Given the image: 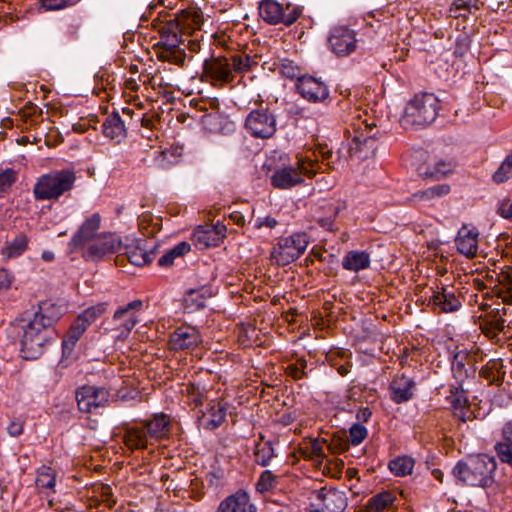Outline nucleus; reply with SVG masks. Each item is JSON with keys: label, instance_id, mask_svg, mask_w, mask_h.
Listing matches in <instances>:
<instances>
[{"label": "nucleus", "instance_id": "1", "mask_svg": "<svg viewBox=\"0 0 512 512\" xmlns=\"http://www.w3.org/2000/svg\"><path fill=\"white\" fill-rule=\"evenodd\" d=\"M202 24L203 15L200 9L186 11L180 8L174 14H165L162 10V63L168 62L183 67L187 45L182 35H193L201 30Z\"/></svg>", "mask_w": 512, "mask_h": 512}, {"label": "nucleus", "instance_id": "2", "mask_svg": "<svg viewBox=\"0 0 512 512\" xmlns=\"http://www.w3.org/2000/svg\"><path fill=\"white\" fill-rule=\"evenodd\" d=\"M496 468L497 464L493 457L479 454L466 461H458L452 474L462 484L486 488L494 483Z\"/></svg>", "mask_w": 512, "mask_h": 512}, {"label": "nucleus", "instance_id": "3", "mask_svg": "<svg viewBox=\"0 0 512 512\" xmlns=\"http://www.w3.org/2000/svg\"><path fill=\"white\" fill-rule=\"evenodd\" d=\"M15 327L21 330V352L23 358L32 360L39 358L48 343L54 338V329H48L37 318L17 319Z\"/></svg>", "mask_w": 512, "mask_h": 512}, {"label": "nucleus", "instance_id": "4", "mask_svg": "<svg viewBox=\"0 0 512 512\" xmlns=\"http://www.w3.org/2000/svg\"><path fill=\"white\" fill-rule=\"evenodd\" d=\"M76 174L72 169L54 170L37 178L33 196L38 201H58L75 186Z\"/></svg>", "mask_w": 512, "mask_h": 512}, {"label": "nucleus", "instance_id": "5", "mask_svg": "<svg viewBox=\"0 0 512 512\" xmlns=\"http://www.w3.org/2000/svg\"><path fill=\"white\" fill-rule=\"evenodd\" d=\"M439 109V100L434 94H417L407 103L402 123L416 128L425 127L435 121Z\"/></svg>", "mask_w": 512, "mask_h": 512}, {"label": "nucleus", "instance_id": "6", "mask_svg": "<svg viewBox=\"0 0 512 512\" xmlns=\"http://www.w3.org/2000/svg\"><path fill=\"white\" fill-rule=\"evenodd\" d=\"M308 245L305 233H295L288 237L280 238L271 251V258L279 266H286L298 259Z\"/></svg>", "mask_w": 512, "mask_h": 512}, {"label": "nucleus", "instance_id": "7", "mask_svg": "<svg viewBox=\"0 0 512 512\" xmlns=\"http://www.w3.org/2000/svg\"><path fill=\"white\" fill-rule=\"evenodd\" d=\"M302 13V9L290 3L284 8L275 0H262L259 5V15L270 25L283 24L290 26L294 24Z\"/></svg>", "mask_w": 512, "mask_h": 512}, {"label": "nucleus", "instance_id": "8", "mask_svg": "<svg viewBox=\"0 0 512 512\" xmlns=\"http://www.w3.org/2000/svg\"><path fill=\"white\" fill-rule=\"evenodd\" d=\"M298 167H285L275 171L271 178L272 185L280 189H289L301 184L303 175L313 177L316 174L317 163L313 161H298Z\"/></svg>", "mask_w": 512, "mask_h": 512}, {"label": "nucleus", "instance_id": "9", "mask_svg": "<svg viewBox=\"0 0 512 512\" xmlns=\"http://www.w3.org/2000/svg\"><path fill=\"white\" fill-rule=\"evenodd\" d=\"M373 126L375 125L366 124L364 128H354L352 133L349 130L346 131L349 142L347 147L348 156L345 157V160L348 157L366 159L374 153L376 140L375 135L371 134Z\"/></svg>", "mask_w": 512, "mask_h": 512}, {"label": "nucleus", "instance_id": "10", "mask_svg": "<svg viewBox=\"0 0 512 512\" xmlns=\"http://www.w3.org/2000/svg\"><path fill=\"white\" fill-rule=\"evenodd\" d=\"M245 128L256 138L268 139L277 131L276 116L269 108L254 109L246 117Z\"/></svg>", "mask_w": 512, "mask_h": 512}, {"label": "nucleus", "instance_id": "11", "mask_svg": "<svg viewBox=\"0 0 512 512\" xmlns=\"http://www.w3.org/2000/svg\"><path fill=\"white\" fill-rule=\"evenodd\" d=\"M110 400V392L101 387L84 385L76 391V401L79 411L94 413L101 407H106Z\"/></svg>", "mask_w": 512, "mask_h": 512}, {"label": "nucleus", "instance_id": "12", "mask_svg": "<svg viewBox=\"0 0 512 512\" xmlns=\"http://www.w3.org/2000/svg\"><path fill=\"white\" fill-rule=\"evenodd\" d=\"M120 238L113 233L99 234L85 246L82 256L89 261H98L121 249Z\"/></svg>", "mask_w": 512, "mask_h": 512}, {"label": "nucleus", "instance_id": "13", "mask_svg": "<svg viewBox=\"0 0 512 512\" xmlns=\"http://www.w3.org/2000/svg\"><path fill=\"white\" fill-rule=\"evenodd\" d=\"M149 439L160 440V423L157 416L154 421H146L144 428H130L124 435V442L130 449L146 448Z\"/></svg>", "mask_w": 512, "mask_h": 512}, {"label": "nucleus", "instance_id": "14", "mask_svg": "<svg viewBox=\"0 0 512 512\" xmlns=\"http://www.w3.org/2000/svg\"><path fill=\"white\" fill-rule=\"evenodd\" d=\"M210 81L212 85H223L233 81L234 74L229 66L227 57H211L203 63L202 80Z\"/></svg>", "mask_w": 512, "mask_h": 512}, {"label": "nucleus", "instance_id": "15", "mask_svg": "<svg viewBox=\"0 0 512 512\" xmlns=\"http://www.w3.org/2000/svg\"><path fill=\"white\" fill-rule=\"evenodd\" d=\"M328 43L332 52L337 56H348L357 48L356 33L345 26L335 27L331 30Z\"/></svg>", "mask_w": 512, "mask_h": 512}, {"label": "nucleus", "instance_id": "16", "mask_svg": "<svg viewBox=\"0 0 512 512\" xmlns=\"http://www.w3.org/2000/svg\"><path fill=\"white\" fill-rule=\"evenodd\" d=\"M296 92L308 102L323 103L329 97L328 86L320 79L306 75L295 84Z\"/></svg>", "mask_w": 512, "mask_h": 512}, {"label": "nucleus", "instance_id": "17", "mask_svg": "<svg viewBox=\"0 0 512 512\" xmlns=\"http://www.w3.org/2000/svg\"><path fill=\"white\" fill-rule=\"evenodd\" d=\"M431 291L432 295L428 305L432 307L433 311L437 313H453L462 307L459 296L447 287L437 285L436 288H431Z\"/></svg>", "mask_w": 512, "mask_h": 512}, {"label": "nucleus", "instance_id": "18", "mask_svg": "<svg viewBox=\"0 0 512 512\" xmlns=\"http://www.w3.org/2000/svg\"><path fill=\"white\" fill-rule=\"evenodd\" d=\"M227 228L223 223L198 226L193 233V241L201 249L218 246L226 237Z\"/></svg>", "mask_w": 512, "mask_h": 512}, {"label": "nucleus", "instance_id": "19", "mask_svg": "<svg viewBox=\"0 0 512 512\" xmlns=\"http://www.w3.org/2000/svg\"><path fill=\"white\" fill-rule=\"evenodd\" d=\"M201 341L198 331L190 326L177 328L168 341V348L171 350H183L196 347Z\"/></svg>", "mask_w": 512, "mask_h": 512}, {"label": "nucleus", "instance_id": "20", "mask_svg": "<svg viewBox=\"0 0 512 512\" xmlns=\"http://www.w3.org/2000/svg\"><path fill=\"white\" fill-rule=\"evenodd\" d=\"M143 306L141 300H134L128 303L125 307L119 308L114 313L115 321H123L121 326L123 330L117 336L118 338H125L137 323L136 312L140 311Z\"/></svg>", "mask_w": 512, "mask_h": 512}, {"label": "nucleus", "instance_id": "21", "mask_svg": "<svg viewBox=\"0 0 512 512\" xmlns=\"http://www.w3.org/2000/svg\"><path fill=\"white\" fill-rule=\"evenodd\" d=\"M100 215L93 214L89 217L80 227L78 232L73 236L70 241V246L73 250L78 249L81 246H87L90 241L95 239L96 232L100 227Z\"/></svg>", "mask_w": 512, "mask_h": 512}, {"label": "nucleus", "instance_id": "22", "mask_svg": "<svg viewBox=\"0 0 512 512\" xmlns=\"http://www.w3.org/2000/svg\"><path fill=\"white\" fill-rule=\"evenodd\" d=\"M227 415V404L222 402H211L207 413L198 416L199 424L206 430H215L225 421Z\"/></svg>", "mask_w": 512, "mask_h": 512}, {"label": "nucleus", "instance_id": "23", "mask_svg": "<svg viewBox=\"0 0 512 512\" xmlns=\"http://www.w3.org/2000/svg\"><path fill=\"white\" fill-rule=\"evenodd\" d=\"M475 371L476 368L474 366V360L468 353L459 351L454 355L452 361V372L460 386L466 379L473 376Z\"/></svg>", "mask_w": 512, "mask_h": 512}, {"label": "nucleus", "instance_id": "24", "mask_svg": "<svg viewBox=\"0 0 512 512\" xmlns=\"http://www.w3.org/2000/svg\"><path fill=\"white\" fill-rule=\"evenodd\" d=\"M455 243L459 253L473 258L476 256L478 250V232L464 225L458 231Z\"/></svg>", "mask_w": 512, "mask_h": 512}, {"label": "nucleus", "instance_id": "25", "mask_svg": "<svg viewBox=\"0 0 512 512\" xmlns=\"http://www.w3.org/2000/svg\"><path fill=\"white\" fill-rule=\"evenodd\" d=\"M414 386V381L408 376L404 374L395 376L390 384L391 399L397 404L410 400Z\"/></svg>", "mask_w": 512, "mask_h": 512}, {"label": "nucleus", "instance_id": "26", "mask_svg": "<svg viewBox=\"0 0 512 512\" xmlns=\"http://www.w3.org/2000/svg\"><path fill=\"white\" fill-rule=\"evenodd\" d=\"M160 122L159 112L154 110L145 113L141 117L142 138L146 140L144 147L154 148L153 142L159 139L158 124Z\"/></svg>", "mask_w": 512, "mask_h": 512}, {"label": "nucleus", "instance_id": "27", "mask_svg": "<svg viewBox=\"0 0 512 512\" xmlns=\"http://www.w3.org/2000/svg\"><path fill=\"white\" fill-rule=\"evenodd\" d=\"M56 471L46 465H42L37 469L35 485L41 494L49 497L56 493Z\"/></svg>", "mask_w": 512, "mask_h": 512}, {"label": "nucleus", "instance_id": "28", "mask_svg": "<svg viewBox=\"0 0 512 512\" xmlns=\"http://www.w3.org/2000/svg\"><path fill=\"white\" fill-rule=\"evenodd\" d=\"M61 315L60 306L50 301H42L32 317L40 320L48 329H53V325L61 318Z\"/></svg>", "mask_w": 512, "mask_h": 512}, {"label": "nucleus", "instance_id": "29", "mask_svg": "<svg viewBox=\"0 0 512 512\" xmlns=\"http://www.w3.org/2000/svg\"><path fill=\"white\" fill-rule=\"evenodd\" d=\"M506 372L501 359L489 360L479 371V376L486 379L489 385L501 386Z\"/></svg>", "mask_w": 512, "mask_h": 512}, {"label": "nucleus", "instance_id": "30", "mask_svg": "<svg viewBox=\"0 0 512 512\" xmlns=\"http://www.w3.org/2000/svg\"><path fill=\"white\" fill-rule=\"evenodd\" d=\"M370 254L366 251L350 250L342 261L345 270L359 272L370 267Z\"/></svg>", "mask_w": 512, "mask_h": 512}, {"label": "nucleus", "instance_id": "31", "mask_svg": "<svg viewBox=\"0 0 512 512\" xmlns=\"http://www.w3.org/2000/svg\"><path fill=\"white\" fill-rule=\"evenodd\" d=\"M166 369L167 367L162 371V375H166L165 378H162V392L166 394V398L174 402L179 400L181 394H184L186 384L181 382L182 378L179 375H177V378H174L172 372Z\"/></svg>", "mask_w": 512, "mask_h": 512}, {"label": "nucleus", "instance_id": "32", "mask_svg": "<svg viewBox=\"0 0 512 512\" xmlns=\"http://www.w3.org/2000/svg\"><path fill=\"white\" fill-rule=\"evenodd\" d=\"M506 313L507 309L505 307L490 310L485 316L483 331L486 333L493 332L494 334L496 332H505V328H509V325H506V320L503 318Z\"/></svg>", "mask_w": 512, "mask_h": 512}, {"label": "nucleus", "instance_id": "33", "mask_svg": "<svg viewBox=\"0 0 512 512\" xmlns=\"http://www.w3.org/2000/svg\"><path fill=\"white\" fill-rule=\"evenodd\" d=\"M103 133L112 140L121 141L126 136L124 121L118 112H113L103 123Z\"/></svg>", "mask_w": 512, "mask_h": 512}, {"label": "nucleus", "instance_id": "34", "mask_svg": "<svg viewBox=\"0 0 512 512\" xmlns=\"http://www.w3.org/2000/svg\"><path fill=\"white\" fill-rule=\"evenodd\" d=\"M124 249L127 260L135 266L145 265L155 256L154 251H147V249L142 247L139 243L128 244Z\"/></svg>", "mask_w": 512, "mask_h": 512}, {"label": "nucleus", "instance_id": "35", "mask_svg": "<svg viewBox=\"0 0 512 512\" xmlns=\"http://www.w3.org/2000/svg\"><path fill=\"white\" fill-rule=\"evenodd\" d=\"M396 496L392 491L385 490L372 496L364 507V512H383L393 506Z\"/></svg>", "mask_w": 512, "mask_h": 512}, {"label": "nucleus", "instance_id": "36", "mask_svg": "<svg viewBox=\"0 0 512 512\" xmlns=\"http://www.w3.org/2000/svg\"><path fill=\"white\" fill-rule=\"evenodd\" d=\"M454 165L452 162L439 160L433 167L420 166L418 168V174L424 179L440 180L447 174L453 171Z\"/></svg>", "mask_w": 512, "mask_h": 512}, {"label": "nucleus", "instance_id": "37", "mask_svg": "<svg viewBox=\"0 0 512 512\" xmlns=\"http://www.w3.org/2000/svg\"><path fill=\"white\" fill-rule=\"evenodd\" d=\"M320 497L326 512H343L347 507L345 494L336 489L329 490L326 494L320 495Z\"/></svg>", "mask_w": 512, "mask_h": 512}, {"label": "nucleus", "instance_id": "38", "mask_svg": "<svg viewBox=\"0 0 512 512\" xmlns=\"http://www.w3.org/2000/svg\"><path fill=\"white\" fill-rule=\"evenodd\" d=\"M247 502H249V494L245 490L239 489L223 499L216 512H238V509Z\"/></svg>", "mask_w": 512, "mask_h": 512}, {"label": "nucleus", "instance_id": "39", "mask_svg": "<svg viewBox=\"0 0 512 512\" xmlns=\"http://www.w3.org/2000/svg\"><path fill=\"white\" fill-rule=\"evenodd\" d=\"M88 328V325L84 323V321L77 317L74 322L71 324L70 329L67 332L66 337L62 341V347H63V353L71 352L77 343V341L80 339V337L83 335V333Z\"/></svg>", "mask_w": 512, "mask_h": 512}, {"label": "nucleus", "instance_id": "40", "mask_svg": "<svg viewBox=\"0 0 512 512\" xmlns=\"http://www.w3.org/2000/svg\"><path fill=\"white\" fill-rule=\"evenodd\" d=\"M88 328V325L84 323V321L77 317L74 322L71 324L70 329L67 332L66 337L62 341V347H63V353L71 352L77 343V341L80 339V337L83 335V333Z\"/></svg>", "mask_w": 512, "mask_h": 512}, {"label": "nucleus", "instance_id": "41", "mask_svg": "<svg viewBox=\"0 0 512 512\" xmlns=\"http://www.w3.org/2000/svg\"><path fill=\"white\" fill-rule=\"evenodd\" d=\"M452 407L455 410V415L462 421L465 422L470 416L469 400L465 396L462 389V385L456 388L451 399Z\"/></svg>", "mask_w": 512, "mask_h": 512}, {"label": "nucleus", "instance_id": "42", "mask_svg": "<svg viewBox=\"0 0 512 512\" xmlns=\"http://www.w3.org/2000/svg\"><path fill=\"white\" fill-rule=\"evenodd\" d=\"M28 237L24 233H19L11 242H7L2 248V256L8 260L20 256L27 248Z\"/></svg>", "mask_w": 512, "mask_h": 512}, {"label": "nucleus", "instance_id": "43", "mask_svg": "<svg viewBox=\"0 0 512 512\" xmlns=\"http://www.w3.org/2000/svg\"><path fill=\"white\" fill-rule=\"evenodd\" d=\"M255 462L263 467L270 465L275 457L274 448L271 441H259L254 449Z\"/></svg>", "mask_w": 512, "mask_h": 512}, {"label": "nucleus", "instance_id": "44", "mask_svg": "<svg viewBox=\"0 0 512 512\" xmlns=\"http://www.w3.org/2000/svg\"><path fill=\"white\" fill-rule=\"evenodd\" d=\"M414 459L409 456H400L389 462L390 471L398 477H404L412 473L414 468Z\"/></svg>", "mask_w": 512, "mask_h": 512}, {"label": "nucleus", "instance_id": "45", "mask_svg": "<svg viewBox=\"0 0 512 512\" xmlns=\"http://www.w3.org/2000/svg\"><path fill=\"white\" fill-rule=\"evenodd\" d=\"M162 442L165 439L178 437L182 428L175 416L162 412Z\"/></svg>", "mask_w": 512, "mask_h": 512}, {"label": "nucleus", "instance_id": "46", "mask_svg": "<svg viewBox=\"0 0 512 512\" xmlns=\"http://www.w3.org/2000/svg\"><path fill=\"white\" fill-rule=\"evenodd\" d=\"M450 192V186L447 184H438L425 190L413 194V198L420 201H428L437 197H442Z\"/></svg>", "mask_w": 512, "mask_h": 512}, {"label": "nucleus", "instance_id": "47", "mask_svg": "<svg viewBox=\"0 0 512 512\" xmlns=\"http://www.w3.org/2000/svg\"><path fill=\"white\" fill-rule=\"evenodd\" d=\"M278 69L283 77L291 80L295 79L296 82H299V78L306 76L302 73V68L290 59L281 60Z\"/></svg>", "mask_w": 512, "mask_h": 512}, {"label": "nucleus", "instance_id": "48", "mask_svg": "<svg viewBox=\"0 0 512 512\" xmlns=\"http://www.w3.org/2000/svg\"><path fill=\"white\" fill-rule=\"evenodd\" d=\"M512 178V151L506 156L499 168L494 172L492 179L501 184Z\"/></svg>", "mask_w": 512, "mask_h": 512}, {"label": "nucleus", "instance_id": "49", "mask_svg": "<svg viewBox=\"0 0 512 512\" xmlns=\"http://www.w3.org/2000/svg\"><path fill=\"white\" fill-rule=\"evenodd\" d=\"M191 249L189 243L182 241L178 243L175 247L167 251L164 255H162V266H170L173 264L174 259L176 257H181L188 253Z\"/></svg>", "mask_w": 512, "mask_h": 512}, {"label": "nucleus", "instance_id": "50", "mask_svg": "<svg viewBox=\"0 0 512 512\" xmlns=\"http://www.w3.org/2000/svg\"><path fill=\"white\" fill-rule=\"evenodd\" d=\"M106 308V303H98L84 310L78 317L81 318L86 325L90 326L106 311Z\"/></svg>", "mask_w": 512, "mask_h": 512}, {"label": "nucleus", "instance_id": "51", "mask_svg": "<svg viewBox=\"0 0 512 512\" xmlns=\"http://www.w3.org/2000/svg\"><path fill=\"white\" fill-rule=\"evenodd\" d=\"M184 302H185V308L188 309L189 312H194V311L203 309L206 306L205 297L202 294H200L194 290H191L188 293Z\"/></svg>", "mask_w": 512, "mask_h": 512}, {"label": "nucleus", "instance_id": "52", "mask_svg": "<svg viewBox=\"0 0 512 512\" xmlns=\"http://www.w3.org/2000/svg\"><path fill=\"white\" fill-rule=\"evenodd\" d=\"M327 446L332 454H341L349 449V439L347 437L334 435L327 443Z\"/></svg>", "mask_w": 512, "mask_h": 512}, {"label": "nucleus", "instance_id": "53", "mask_svg": "<svg viewBox=\"0 0 512 512\" xmlns=\"http://www.w3.org/2000/svg\"><path fill=\"white\" fill-rule=\"evenodd\" d=\"M184 393L187 394L188 400L190 404L194 405V408L202 405L203 403V393L199 387V385L188 383L185 385Z\"/></svg>", "mask_w": 512, "mask_h": 512}, {"label": "nucleus", "instance_id": "54", "mask_svg": "<svg viewBox=\"0 0 512 512\" xmlns=\"http://www.w3.org/2000/svg\"><path fill=\"white\" fill-rule=\"evenodd\" d=\"M276 481L277 477L270 470H265L257 482V489L261 492L268 491L275 486Z\"/></svg>", "mask_w": 512, "mask_h": 512}, {"label": "nucleus", "instance_id": "55", "mask_svg": "<svg viewBox=\"0 0 512 512\" xmlns=\"http://www.w3.org/2000/svg\"><path fill=\"white\" fill-rule=\"evenodd\" d=\"M229 60V66L231 67V71L234 74L235 72H243L249 69L250 67V59L248 56L243 57L242 55H233Z\"/></svg>", "mask_w": 512, "mask_h": 512}, {"label": "nucleus", "instance_id": "56", "mask_svg": "<svg viewBox=\"0 0 512 512\" xmlns=\"http://www.w3.org/2000/svg\"><path fill=\"white\" fill-rule=\"evenodd\" d=\"M367 429L361 424H353L349 430V444L358 445L367 437Z\"/></svg>", "mask_w": 512, "mask_h": 512}, {"label": "nucleus", "instance_id": "57", "mask_svg": "<svg viewBox=\"0 0 512 512\" xmlns=\"http://www.w3.org/2000/svg\"><path fill=\"white\" fill-rule=\"evenodd\" d=\"M183 146L171 145L169 149L162 150V161H167L169 164H175L183 155Z\"/></svg>", "mask_w": 512, "mask_h": 512}, {"label": "nucleus", "instance_id": "58", "mask_svg": "<svg viewBox=\"0 0 512 512\" xmlns=\"http://www.w3.org/2000/svg\"><path fill=\"white\" fill-rule=\"evenodd\" d=\"M139 225L140 228L142 229L143 234L147 236L154 235L160 229L158 223H152V217L150 214H143L140 217Z\"/></svg>", "mask_w": 512, "mask_h": 512}, {"label": "nucleus", "instance_id": "59", "mask_svg": "<svg viewBox=\"0 0 512 512\" xmlns=\"http://www.w3.org/2000/svg\"><path fill=\"white\" fill-rule=\"evenodd\" d=\"M46 11L61 10L75 3L72 0H37Z\"/></svg>", "mask_w": 512, "mask_h": 512}, {"label": "nucleus", "instance_id": "60", "mask_svg": "<svg viewBox=\"0 0 512 512\" xmlns=\"http://www.w3.org/2000/svg\"><path fill=\"white\" fill-rule=\"evenodd\" d=\"M17 179V173L12 168L0 171V191H6Z\"/></svg>", "mask_w": 512, "mask_h": 512}, {"label": "nucleus", "instance_id": "61", "mask_svg": "<svg viewBox=\"0 0 512 512\" xmlns=\"http://www.w3.org/2000/svg\"><path fill=\"white\" fill-rule=\"evenodd\" d=\"M21 113H22L23 118H25L26 121L27 120L35 121L42 115V109L33 103H28L21 110Z\"/></svg>", "mask_w": 512, "mask_h": 512}, {"label": "nucleus", "instance_id": "62", "mask_svg": "<svg viewBox=\"0 0 512 512\" xmlns=\"http://www.w3.org/2000/svg\"><path fill=\"white\" fill-rule=\"evenodd\" d=\"M322 162H326V165L329 169H334V164L336 161H340L342 156L340 151L337 152L336 156L334 155L332 150H321Z\"/></svg>", "mask_w": 512, "mask_h": 512}, {"label": "nucleus", "instance_id": "63", "mask_svg": "<svg viewBox=\"0 0 512 512\" xmlns=\"http://www.w3.org/2000/svg\"><path fill=\"white\" fill-rule=\"evenodd\" d=\"M323 443H327L326 439L319 440L318 438L311 440V454L320 460H323L325 458V454L323 451Z\"/></svg>", "mask_w": 512, "mask_h": 512}, {"label": "nucleus", "instance_id": "64", "mask_svg": "<svg viewBox=\"0 0 512 512\" xmlns=\"http://www.w3.org/2000/svg\"><path fill=\"white\" fill-rule=\"evenodd\" d=\"M23 429H24V420L17 418V419H13L9 423V425L7 427V432L12 437H18L23 433Z\"/></svg>", "mask_w": 512, "mask_h": 512}]
</instances>
